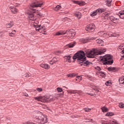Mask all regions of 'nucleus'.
Segmentation results:
<instances>
[{
    "label": "nucleus",
    "mask_w": 124,
    "mask_h": 124,
    "mask_svg": "<svg viewBox=\"0 0 124 124\" xmlns=\"http://www.w3.org/2000/svg\"><path fill=\"white\" fill-rule=\"evenodd\" d=\"M102 16L104 17L105 20H110L111 22H114V21L118 20V18L114 17V16H111V14L108 13L103 14Z\"/></svg>",
    "instance_id": "39448f33"
},
{
    "label": "nucleus",
    "mask_w": 124,
    "mask_h": 124,
    "mask_svg": "<svg viewBox=\"0 0 124 124\" xmlns=\"http://www.w3.org/2000/svg\"><path fill=\"white\" fill-rule=\"evenodd\" d=\"M43 4H44V1L35 0L30 4V7L31 9H32L34 7H42Z\"/></svg>",
    "instance_id": "20e7f679"
},
{
    "label": "nucleus",
    "mask_w": 124,
    "mask_h": 124,
    "mask_svg": "<svg viewBox=\"0 0 124 124\" xmlns=\"http://www.w3.org/2000/svg\"><path fill=\"white\" fill-rule=\"evenodd\" d=\"M95 91H96V92H98V90L97 89H94Z\"/></svg>",
    "instance_id": "4d7b16f0"
},
{
    "label": "nucleus",
    "mask_w": 124,
    "mask_h": 124,
    "mask_svg": "<svg viewBox=\"0 0 124 124\" xmlns=\"http://www.w3.org/2000/svg\"><path fill=\"white\" fill-rule=\"evenodd\" d=\"M62 9V6H61L60 5H58L55 7L53 8V10L55 11H58V10H60V9Z\"/></svg>",
    "instance_id": "a878e982"
},
{
    "label": "nucleus",
    "mask_w": 124,
    "mask_h": 124,
    "mask_svg": "<svg viewBox=\"0 0 124 124\" xmlns=\"http://www.w3.org/2000/svg\"><path fill=\"white\" fill-rule=\"evenodd\" d=\"M32 23H34V24H36V25H38L39 22L36 19L35 20H32Z\"/></svg>",
    "instance_id": "ea45409f"
},
{
    "label": "nucleus",
    "mask_w": 124,
    "mask_h": 124,
    "mask_svg": "<svg viewBox=\"0 0 124 124\" xmlns=\"http://www.w3.org/2000/svg\"><path fill=\"white\" fill-rule=\"evenodd\" d=\"M64 19H65V20H67V18L65 17V18H64Z\"/></svg>",
    "instance_id": "bf43d9fd"
},
{
    "label": "nucleus",
    "mask_w": 124,
    "mask_h": 124,
    "mask_svg": "<svg viewBox=\"0 0 124 124\" xmlns=\"http://www.w3.org/2000/svg\"><path fill=\"white\" fill-rule=\"evenodd\" d=\"M60 33H61V35L63 34H67L66 31H60Z\"/></svg>",
    "instance_id": "79ce46f5"
},
{
    "label": "nucleus",
    "mask_w": 124,
    "mask_h": 124,
    "mask_svg": "<svg viewBox=\"0 0 124 124\" xmlns=\"http://www.w3.org/2000/svg\"><path fill=\"white\" fill-rule=\"evenodd\" d=\"M40 29H41V30H46V28L45 26H41V27H40Z\"/></svg>",
    "instance_id": "8fccbe9b"
},
{
    "label": "nucleus",
    "mask_w": 124,
    "mask_h": 124,
    "mask_svg": "<svg viewBox=\"0 0 124 124\" xmlns=\"http://www.w3.org/2000/svg\"><path fill=\"white\" fill-rule=\"evenodd\" d=\"M9 36H11V37L13 36L12 35V34L11 33H9Z\"/></svg>",
    "instance_id": "5fc2aeb1"
},
{
    "label": "nucleus",
    "mask_w": 124,
    "mask_h": 124,
    "mask_svg": "<svg viewBox=\"0 0 124 124\" xmlns=\"http://www.w3.org/2000/svg\"><path fill=\"white\" fill-rule=\"evenodd\" d=\"M41 112L38 111H37L35 112H34L32 115L33 119H35L36 120H38L39 119V114H41Z\"/></svg>",
    "instance_id": "ddd939ff"
},
{
    "label": "nucleus",
    "mask_w": 124,
    "mask_h": 124,
    "mask_svg": "<svg viewBox=\"0 0 124 124\" xmlns=\"http://www.w3.org/2000/svg\"><path fill=\"white\" fill-rule=\"evenodd\" d=\"M103 11H104L103 9H98L93 12H92L90 13V16H91V17H94V16H96L97 14H101V13H102Z\"/></svg>",
    "instance_id": "6e6552de"
},
{
    "label": "nucleus",
    "mask_w": 124,
    "mask_h": 124,
    "mask_svg": "<svg viewBox=\"0 0 124 124\" xmlns=\"http://www.w3.org/2000/svg\"><path fill=\"white\" fill-rule=\"evenodd\" d=\"M23 95L24 96H26V97L29 96V94L27 93H25Z\"/></svg>",
    "instance_id": "864d4df0"
},
{
    "label": "nucleus",
    "mask_w": 124,
    "mask_h": 124,
    "mask_svg": "<svg viewBox=\"0 0 124 124\" xmlns=\"http://www.w3.org/2000/svg\"><path fill=\"white\" fill-rule=\"evenodd\" d=\"M117 50L119 52H121L123 55L121 56V59H124V45L121 44L117 47Z\"/></svg>",
    "instance_id": "9b49d317"
},
{
    "label": "nucleus",
    "mask_w": 124,
    "mask_h": 124,
    "mask_svg": "<svg viewBox=\"0 0 124 124\" xmlns=\"http://www.w3.org/2000/svg\"><path fill=\"white\" fill-rule=\"evenodd\" d=\"M64 62H71V56L70 55L65 56L64 58Z\"/></svg>",
    "instance_id": "dca6fc26"
},
{
    "label": "nucleus",
    "mask_w": 124,
    "mask_h": 124,
    "mask_svg": "<svg viewBox=\"0 0 124 124\" xmlns=\"http://www.w3.org/2000/svg\"><path fill=\"white\" fill-rule=\"evenodd\" d=\"M112 2V0H106V4L108 6H111V2Z\"/></svg>",
    "instance_id": "2f4dec72"
},
{
    "label": "nucleus",
    "mask_w": 124,
    "mask_h": 124,
    "mask_svg": "<svg viewBox=\"0 0 124 124\" xmlns=\"http://www.w3.org/2000/svg\"><path fill=\"white\" fill-rule=\"evenodd\" d=\"M72 1L75 4H78V5L80 6L85 5V2L83 1H76L72 0Z\"/></svg>",
    "instance_id": "4468645a"
},
{
    "label": "nucleus",
    "mask_w": 124,
    "mask_h": 124,
    "mask_svg": "<svg viewBox=\"0 0 124 124\" xmlns=\"http://www.w3.org/2000/svg\"><path fill=\"white\" fill-rule=\"evenodd\" d=\"M10 10H11V12L14 13V14H16V13L18 12L17 9L13 6L10 7Z\"/></svg>",
    "instance_id": "6ab92c4d"
},
{
    "label": "nucleus",
    "mask_w": 124,
    "mask_h": 124,
    "mask_svg": "<svg viewBox=\"0 0 124 124\" xmlns=\"http://www.w3.org/2000/svg\"><path fill=\"white\" fill-rule=\"evenodd\" d=\"M94 39H96V37H87V38H83L79 39V42L81 43H83V44H85V43H87V42H89L90 40H93Z\"/></svg>",
    "instance_id": "0eeeda50"
},
{
    "label": "nucleus",
    "mask_w": 124,
    "mask_h": 124,
    "mask_svg": "<svg viewBox=\"0 0 124 124\" xmlns=\"http://www.w3.org/2000/svg\"><path fill=\"white\" fill-rule=\"evenodd\" d=\"M28 18H29V19L31 20V21H34L36 19V18L34 17V16L32 13L28 14Z\"/></svg>",
    "instance_id": "f3484780"
},
{
    "label": "nucleus",
    "mask_w": 124,
    "mask_h": 124,
    "mask_svg": "<svg viewBox=\"0 0 124 124\" xmlns=\"http://www.w3.org/2000/svg\"><path fill=\"white\" fill-rule=\"evenodd\" d=\"M38 122L36 123V122L34 121L33 123L32 122H25L24 124H38Z\"/></svg>",
    "instance_id": "c9c22d12"
},
{
    "label": "nucleus",
    "mask_w": 124,
    "mask_h": 124,
    "mask_svg": "<svg viewBox=\"0 0 124 124\" xmlns=\"http://www.w3.org/2000/svg\"><path fill=\"white\" fill-rule=\"evenodd\" d=\"M24 77L27 78L31 77V74L29 73H27L24 74Z\"/></svg>",
    "instance_id": "4c0bfd02"
},
{
    "label": "nucleus",
    "mask_w": 124,
    "mask_h": 124,
    "mask_svg": "<svg viewBox=\"0 0 124 124\" xmlns=\"http://www.w3.org/2000/svg\"><path fill=\"white\" fill-rule=\"evenodd\" d=\"M101 61L104 62L103 64L104 65H107L108 64H112L113 63V59L112 56L110 54L106 55L103 56H99Z\"/></svg>",
    "instance_id": "7ed1b4c3"
},
{
    "label": "nucleus",
    "mask_w": 124,
    "mask_h": 124,
    "mask_svg": "<svg viewBox=\"0 0 124 124\" xmlns=\"http://www.w3.org/2000/svg\"><path fill=\"white\" fill-rule=\"evenodd\" d=\"M84 110L85 112H90V111H91V110H92V109L89 108H84Z\"/></svg>",
    "instance_id": "37998d69"
},
{
    "label": "nucleus",
    "mask_w": 124,
    "mask_h": 124,
    "mask_svg": "<svg viewBox=\"0 0 124 124\" xmlns=\"http://www.w3.org/2000/svg\"><path fill=\"white\" fill-rule=\"evenodd\" d=\"M13 26V23H12V22H11L10 23H7L6 24V28H7V29H9Z\"/></svg>",
    "instance_id": "cd10ccee"
},
{
    "label": "nucleus",
    "mask_w": 124,
    "mask_h": 124,
    "mask_svg": "<svg viewBox=\"0 0 124 124\" xmlns=\"http://www.w3.org/2000/svg\"><path fill=\"white\" fill-rule=\"evenodd\" d=\"M76 81H78V78H77L76 79Z\"/></svg>",
    "instance_id": "13d9d810"
},
{
    "label": "nucleus",
    "mask_w": 124,
    "mask_h": 124,
    "mask_svg": "<svg viewBox=\"0 0 124 124\" xmlns=\"http://www.w3.org/2000/svg\"><path fill=\"white\" fill-rule=\"evenodd\" d=\"M94 29H95V26L94 24H90L87 26L86 30L87 31L93 32L94 31Z\"/></svg>",
    "instance_id": "9d476101"
},
{
    "label": "nucleus",
    "mask_w": 124,
    "mask_h": 124,
    "mask_svg": "<svg viewBox=\"0 0 124 124\" xmlns=\"http://www.w3.org/2000/svg\"><path fill=\"white\" fill-rule=\"evenodd\" d=\"M75 42H74L73 43H70L67 45L69 48H72L73 47H74L75 46Z\"/></svg>",
    "instance_id": "bb28decb"
},
{
    "label": "nucleus",
    "mask_w": 124,
    "mask_h": 124,
    "mask_svg": "<svg viewBox=\"0 0 124 124\" xmlns=\"http://www.w3.org/2000/svg\"><path fill=\"white\" fill-rule=\"evenodd\" d=\"M120 84H124V78H121L119 79Z\"/></svg>",
    "instance_id": "473e14b6"
},
{
    "label": "nucleus",
    "mask_w": 124,
    "mask_h": 124,
    "mask_svg": "<svg viewBox=\"0 0 124 124\" xmlns=\"http://www.w3.org/2000/svg\"><path fill=\"white\" fill-rule=\"evenodd\" d=\"M96 42L98 44H99L102 46L104 42H103V40H102L101 39H98L96 40Z\"/></svg>",
    "instance_id": "5701e85b"
},
{
    "label": "nucleus",
    "mask_w": 124,
    "mask_h": 124,
    "mask_svg": "<svg viewBox=\"0 0 124 124\" xmlns=\"http://www.w3.org/2000/svg\"><path fill=\"white\" fill-rule=\"evenodd\" d=\"M55 35H62V33L61 32V31H58L55 33Z\"/></svg>",
    "instance_id": "a18cd8bd"
},
{
    "label": "nucleus",
    "mask_w": 124,
    "mask_h": 124,
    "mask_svg": "<svg viewBox=\"0 0 124 124\" xmlns=\"http://www.w3.org/2000/svg\"><path fill=\"white\" fill-rule=\"evenodd\" d=\"M77 78L79 80V81H81V80H82V77L80 76H77Z\"/></svg>",
    "instance_id": "09e8293b"
},
{
    "label": "nucleus",
    "mask_w": 124,
    "mask_h": 124,
    "mask_svg": "<svg viewBox=\"0 0 124 124\" xmlns=\"http://www.w3.org/2000/svg\"><path fill=\"white\" fill-rule=\"evenodd\" d=\"M50 100H51L50 97L46 96H42V102H47L50 101Z\"/></svg>",
    "instance_id": "2eb2a0df"
},
{
    "label": "nucleus",
    "mask_w": 124,
    "mask_h": 124,
    "mask_svg": "<svg viewBox=\"0 0 124 124\" xmlns=\"http://www.w3.org/2000/svg\"><path fill=\"white\" fill-rule=\"evenodd\" d=\"M66 32L67 35L71 37H73V36H75V32H74V30L72 29L67 30Z\"/></svg>",
    "instance_id": "f8f14e48"
},
{
    "label": "nucleus",
    "mask_w": 124,
    "mask_h": 124,
    "mask_svg": "<svg viewBox=\"0 0 124 124\" xmlns=\"http://www.w3.org/2000/svg\"><path fill=\"white\" fill-rule=\"evenodd\" d=\"M90 63H91V62L89 61H86L83 64L85 66H87V65H89V64H90Z\"/></svg>",
    "instance_id": "e433bc0d"
},
{
    "label": "nucleus",
    "mask_w": 124,
    "mask_h": 124,
    "mask_svg": "<svg viewBox=\"0 0 124 124\" xmlns=\"http://www.w3.org/2000/svg\"><path fill=\"white\" fill-rule=\"evenodd\" d=\"M43 33V34H46V33Z\"/></svg>",
    "instance_id": "680f3d73"
},
{
    "label": "nucleus",
    "mask_w": 124,
    "mask_h": 124,
    "mask_svg": "<svg viewBox=\"0 0 124 124\" xmlns=\"http://www.w3.org/2000/svg\"><path fill=\"white\" fill-rule=\"evenodd\" d=\"M92 95H93V94H92Z\"/></svg>",
    "instance_id": "e2e57ef3"
},
{
    "label": "nucleus",
    "mask_w": 124,
    "mask_h": 124,
    "mask_svg": "<svg viewBox=\"0 0 124 124\" xmlns=\"http://www.w3.org/2000/svg\"><path fill=\"white\" fill-rule=\"evenodd\" d=\"M73 60H77L78 63H83L84 62H86V56L85 52L83 51L80 50L75 54L73 57Z\"/></svg>",
    "instance_id": "f257e3e1"
},
{
    "label": "nucleus",
    "mask_w": 124,
    "mask_h": 124,
    "mask_svg": "<svg viewBox=\"0 0 124 124\" xmlns=\"http://www.w3.org/2000/svg\"><path fill=\"white\" fill-rule=\"evenodd\" d=\"M76 75L75 74H69L68 75H67V77H70V78H72V77H74V76H76Z\"/></svg>",
    "instance_id": "72a5a7b5"
},
{
    "label": "nucleus",
    "mask_w": 124,
    "mask_h": 124,
    "mask_svg": "<svg viewBox=\"0 0 124 124\" xmlns=\"http://www.w3.org/2000/svg\"><path fill=\"white\" fill-rule=\"evenodd\" d=\"M42 96H39L34 97V99L35 100H37V101H41L42 102Z\"/></svg>",
    "instance_id": "c756f323"
},
{
    "label": "nucleus",
    "mask_w": 124,
    "mask_h": 124,
    "mask_svg": "<svg viewBox=\"0 0 124 124\" xmlns=\"http://www.w3.org/2000/svg\"><path fill=\"white\" fill-rule=\"evenodd\" d=\"M3 35V32L0 31V36H1Z\"/></svg>",
    "instance_id": "603ef678"
},
{
    "label": "nucleus",
    "mask_w": 124,
    "mask_h": 124,
    "mask_svg": "<svg viewBox=\"0 0 124 124\" xmlns=\"http://www.w3.org/2000/svg\"><path fill=\"white\" fill-rule=\"evenodd\" d=\"M30 34H32V32H31V33H30Z\"/></svg>",
    "instance_id": "052dcab7"
},
{
    "label": "nucleus",
    "mask_w": 124,
    "mask_h": 124,
    "mask_svg": "<svg viewBox=\"0 0 124 124\" xmlns=\"http://www.w3.org/2000/svg\"><path fill=\"white\" fill-rule=\"evenodd\" d=\"M36 90L38 92H42L43 90L41 88H37Z\"/></svg>",
    "instance_id": "49530a36"
},
{
    "label": "nucleus",
    "mask_w": 124,
    "mask_h": 124,
    "mask_svg": "<svg viewBox=\"0 0 124 124\" xmlns=\"http://www.w3.org/2000/svg\"><path fill=\"white\" fill-rule=\"evenodd\" d=\"M106 52V49L101 48L99 50V51L96 49H93L88 51L86 52V54L88 58H94V56H96V55H101V54H103V53H105Z\"/></svg>",
    "instance_id": "f03ea898"
},
{
    "label": "nucleus",
    "mask_w": 124,
    "mask_h": 124,
    "mask_svg": "<svg viewBox=\"0 0 124 124\" xmlns=\"http://www.w3.org/2000/svg\"><path fill=\"white\" fill-rule=\"evenodd\" d=\"M11 33L12 34H15V33H16V31H15V30L13 31H12V32H11Z\"/></svg>",
    "instance_id": "3c124183"
},
{
    "label": "nucleus",
    "mask_w": 124,
    "mask_h": 124,
    "mask_svg": "<svg viewBox=\"0 0 124 124\" xmlns=\"http://www.w3.org/2000/svg\"><path fill=\"white\" fill-rule=\"evenodd\" d=\"M101 109H102V112H103V113H105L108 111V108H106L105 107H102L101 108Z\"/></svg>",
    "instance_id": "7c9ffc66"
},
{
    "label": "nucleus",
    "mask_w": 124,
    "mask_h": 124,
    "mask_svg": "<svg viewBox=\"0 0 124 124\" xmlns=\"http://www.w3.org/2000/svg\"><path fill=\"white\" fill-rule=\"evenodd\" d=\"M38 15L39 16H42V15L41 14H39Z\"/></svg>",
    "instance_id": "6e6d98bb"
},
{
    "label": "nucleus",
    "mask_w": 124,
    "mask_h": 124,
    "mask_svg": "<svg viewBox=\"0 0 124 124\" xmlns=\"http://www.w3.org/2000/svg\"><path fill=\"white\" fill-rule=\"evenodd\" d=\"M48 119L47 118V116L43 114H41L39 116V119L37 120L38 124H46L48 122Z\"/></svg>",
    "instance_id": "423d86ee"
},
{
    "label": "nucleus",
    "mask_w": 124,
    "mask_h": 124,
    "mask_svg": "<svg viewBox=\"0 0 124 124\" xmlns=\"http://www.w3.org/2000/svg\"><path fill=\"white\" fill-rule=\"evenodd\" d=\"M57 92H58V93H62V89L61 88L58 87L57 88Z\"/></svg>",
    "instance_id": "a19ab883"
},
{
    "label": "nucleus",
    "mask_w": 124,
    "mask_h": 124,
    "mask_svg": "<svg viewBox=\"0 0 124 124\" xmlns=\"http://www.w3.org/2000/svg\"><path fill=\"white\" fill-rule=\"evenodd\" d=\"M40 66L45 69H49V68H50V66L48 65V64L42 63L40 64Z\"/></svg>",
    "instance_id": "412c9836"
},
{
    "label": "nucleus",
    "mask_w": 124,
    "mask_h": 124,
    "mask_svg": "<svg viewBox=\"0 0 124 124\" xmlns=\"http://www.w3.org/2000/svg\"><path fill=\"white\" fill-rule=\"evenodd\" d=\"M114 115V113H113L112 112H108L106 114V116L107 117H111L112 116Z\"/></svg>",
    "instance_id": "f704fd0d"
},
{
    "label": "nucleus",
    "mask_w": 124,
    "mask_h": 124,
    "mask_svg": "<svg viewBox=\"0 0 124 124\" xmlns=\"http://www.w3.org/2000/svg\"><path fill=\"white\" fill-rule=\"evenodd\" d=\"M98 34L99 35H103V34H105V33H104L103 31L99 32Z\"/></svg>",
    "instance_id": "de8ad7c7"
},
{
    "label": "nucleus",
    "mask_w": 124,
    "mask_h": 124,
    "mask_svg": "<svg viewBox=\"0 0 124 124\" xmlns=\"http://www.w3.org/2000/svg\"><path fill=\"white\" fill-rule=\"evenodd\" d=\"M119 107H120V108H124V104H123V103H119Z\"/></svg>",
    "instance_id": "58836bf2"
},
{
    "label": "nucleus",
    "mask_w": 124,
    "mask_h": 124,
    "mask_svg": "<svg viewBox=\"0 0 124 124\" xmlns=\"http://www.w3.org/2000/svg\"><path fill=\"white\" fill-rule=\"evenodd\" d=\"M103 124H118L116 120H111L109 121H105L103 123Z\"/></svg>",
    "instance_id": "a211bd4d"
},
{
    "label": "nucleus",
    "mask_w": 124,
    "mask_h": 124,
    "mask_svg": "<svg viewBox=\"0 0 124 124\" xmlns=\"http://www.w3.org/2000/svg\"><path fill=\"white\" fill-rule=\"evenodd\" d=\"M74 16L77 17L78 19H81V17H82V14L80 12H77L74 14Z\"/></svg>",
    "instance_id": "4be33fe9"
},
{
    "label": "nucleus",
    "mask_w": 124,
    "mask_h": 124,
    "mask_svg": "<svg viewBox=\"0 0 124 124\" xmlns=\"http://www.w3.org/2000/svg\"><path fill=\"white\" fill-rule=\"evenodd\" d=\"M59 62V59L56 58V57H54L53 59L49 62L50 64H54V63H56V62Z\"/></svg>",
    "instance_id": "aec40b11"
},
{
    "label": "nucleus",
    "mask_w": 124,
    "mask_h": 124,
    "mask_svg": "<svg viewBox=\"0 0 124 124\" xmlns=\"http://www.w3.org/2000/svg\"><path fill=\"white\" fill-rule=\"evenodd\" d=\"M106 86H110V85H112V83L110 81H107L105 83Z\"/></svg>",
    "instance_id": "c03bdc74"
},
{
    "label": "nucleus",
    "mask_w": 124,
    "mask_h": 124,
    "mask_svg": "<svg viewBox=\"0 0 124 124\" xmlns=\"http://www.w3.org/2000/svg\"><path fill=\"white\" fill-rule=\"evenodd\" d=\"M95 69H96V74H97V75H100V76H102L103 78H104V77H105V73L101 71V68L100 67H95Z\"/></svg>",
    "instance_id": "1a4fd4ad"
},
{
    "label": "nucleus",
    "mask_w": 124,
    "mask_h": 124,
    "mask_svg": "<svg viewBox=\"0 0 124 124\" xmlns=\"http://www.w3.org/2000/svg\"><path fill=\"white\" fill-rule=\"evenodd\" d=\"M119 17L121 19H124V10L119 12Z\"/></svg>",
    "instance_id": "393cba45"
},
{
    "label": "nucleus",
    "mask_w": 124,
    "mask_h": 124,
    "mask_svg": "<svg viewBox=\"0 0 124 124\" xmlns=\"http://www.w3.org/2000/svg\"><path fill=\"white\" fill-rule=\"evenodd\" d=\"M34 28H35V30L37 31H39L41 28H40V27H41V25H33Z\"/></svg>",
    "instance_id": "b1692460"
},
{
    "label": "nucleus",
    "mask_w": 124,
    "mask_h": 124,
    "mask_svg": "<svg viewBox=\"0 0 124 124\" xmlns=\"http://www.w3.org/2000/svg\"><path fill=\"white\" fill-rule=\"evenodd\" d=\"M108 70L109 71H112L113 72H115L116 71V67H108Z\"/></svg>",
    "instance_id": "c85d7f7f"
}]
</instances>
